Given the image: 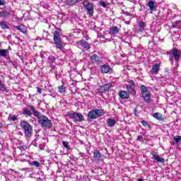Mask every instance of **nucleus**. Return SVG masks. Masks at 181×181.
<instances>
[{
    "label": "nucleus",
    "instance_id": "nucleus-37",
    "mask_svg": "<svg viewBox=\"0 0 181 181\" xmlns=\"http://www.w3.org/2000/svg\"><path fill=\"white\" fill-rule=\"evenodd\" d=\"M141 124L143 126L145 127V128H151V125L149 124H148V122H146L145 120H142Z\"/></svg>",
    "mask_w": 181,
    "mask_h": 181
},
{
    "label": "nucleus",
    "instance_id": "nucleus-30",
    "mask_svg": "<svg viewBox=\"0 0 181 181\" xmlns=\"http://www.w3.org/2000/svg\"><path fill=\"white\" fill-rule=\"evenodd\" d=\"M8 54V49H0V57H6Z\"/></svg>",
    "mask_w": 181,
    "mask_h": 181
},
{
    "label": "nucleus",
    "instance_id": "nucleus-23",
    "mask_svg": "<svg viewBox=\"0 0 181 181\" xmlns=\"http://www.w3.org/2000/svg\"><path fill=\"white\" fill-rule=\"evenodd\" d=\"M153 117L156 118V119H158V121H163V117L162 116V114L159 112H156L153 115Z\"/></svg>",
    "mask_w": 181,
    "mask_h": 181
},
{
    "label": "nucleus",
    "instance_id": "nucleus-31",
    "mask_svg": "<svg viewBox=\"0 0 181 181\" xmlns=\"http://www.w3.org/2000/svg\"><path fill=\"white\" fill-rule=\"evenodd\" d=\"M58 91L61 94H63V93L66 92V88H64V85L62 84V86H58Z\"/></svg>",
    "mask_w": 181,
    "mask_h": 181
},
{
    "label": "nucleus",
    "instance_id": "nucleus-3",
    "mask_svg": "<svg viewBox=\"0 0 181 181\" xmlns=\"http://www.w3.org/2000/svg\"><path fill=\"white\" fill-rule=\"evenodd\" d=\"M83 5L85 9L87 11L88 15L90 16H93V15H94V4H93L91 2H88V0H84Z\"/></svg>",
    "mask_w": 181,
    "mask_h": 181
},
{
    "label": "nucleus",
    "instance_id": "nucleus-53",
    "mask_svg": "<svg viewBox=\"0 0 181 181\" xmlns=\"http://www.w3.org/2000/svg\"><path fill=\"white\" fill-rule=\"evenodd\" d=\"M92 1V2H95V1H97V0H91Z\"/></svg>",
    "mask_w": 181,
    "mask_h": 181
},
{
    "label": "nucleus",
    "instance_id": "nucleus-27",
    "mask_svg": "<svg viewBox=\"0 0 181 181\" xmlns=\"http://www.w3.org/2000/svg\"><path fill=\"white\" fill-rule=\"evenodd\" d=\"M148 6L150 8V11H154L155 10V2L153 1H149L148 2Z\"/></svg>",
    "mask_w": 181,
    "mask_h": 181
},
{
    "label": "nucleus",
    "instance_id": "nucleus-5",
    "mask_svg": "<svg viewBox=\"0 0 181 181\" xmlns=\"http://www.w3.org/2000/svg\"><path fill=\"white\" fill-rule=\"evenodd\" d=\"M78 47H79V49H86V50H88V49H90V45L88 44V42H87V41L86 40H81L79 42H78Z\"/></svg>",
    "mask_w": 181,
    "mask_h": 181
},
{
    "label": "nucleus",
    "instance_id": "nucleus-49",
    "mask_svg": "<svg viewBox=\"0 0 181 181\" xmlns=\"http://www.w3.org/2000/svg\"><path fill=\"white\" fill-rule=\"evenodd\" d=\"M124 23H125L126 25H130L131 21H125Z\"/></svg>",
    "mask_w": 181,
    "mask_h": 181
},
{
    "label": "nucleus",
    "instance_id": "nucleus-20",
    "mask_svg": "<svg viewBox=\"0 0 181 181\" xmlns=\"http://www.w3.org/2000/svg\"><path fill=\"white\" fill-rule=\"evenodd\" d=\"M110 70H111V68L108 65H103L101 67V71L102 73L107 74L110 72Z\"/></svg>",
    "mask_w": 181,
    "mask_h": 181
},
{
    "label": "nucleus",
    "instance_id": "nucleus-24",
    "mask_svg": "<svg viewBox=\"0 0 181 181\" xmlns=\"http://www.w3.org/2000/svg\"><path fill=\"white\" fill-rule=\"evenodd\" d=\"M60 37H62V33H60V30L54 31V40L61 39Z\"/></svg>",
    "mask_w": 181,
    "mask_h": 181
},
{
    "label": "nucleus",
    "instance_id": "nucleus-56",
    "mask_svg": "<svg viewBox=\"0 0 181 181\" xmlns=\"http://www.w3.org/2000/svg\"><path fill=\"white\" fill-rule=\"evenodd\" d=\"M15 173H18V172L16 171Z\"/></svg>",
    "mask_w": 181,
    "mask_h": 181
},
{
    "label": "nucleus",
    "instance_id": "nucleus-55",
    "mask_svg": "<svg viewBox=\"0 0 181 181\" xmlns=\"http://www.w3.org/2000/svg\"><path fill=\"white\" fill-rule=\"evenodd\" d=\"M170 60H171V62H172V60H173V59H172V58H171V59H170Z\"/></svg>",
    "mask_w": 181,
    "mask_h": 181
},
{
    "label": "nucleus",
    "instance_id": "nucleus-15",
    "mask_svg": "<svg viewBox=\"0 0 181 181\" xmlns=\"http://www.w3.org/2000/svg\"><path fill=\"white\" fill-rule=\"evenodd\" d=\"M30 109L31 110L34 116L37 117V121H39V117H41L40 112L36 111V109L33 106H30Z\"/></svg>",
    "mask_w": 181,
    "mask_h": 181
},
{
    "label": "nucleus",
    "instance_id": "nucleus-42",
    "mask_svg": "<svg viewBox=\"0 0 181 181\" xmlns=\"http://www.w3.org/2000/svg\"><path fill=\"white\" fill-rule=\"evenodd\" d=\"M63 146H64L66 149H70V146H69V143L66 141L62 142Z\"/></svg>",
    "mask_w": 181,
    "mask_h": 181
},
{
    "label": "nucleus",
    "instance_id": "nucleus-25",
    "mask_svg": "<svg viewBox=\"0 0 181 181\" xmlns=\"http://www.w3.org/2000/svg\"><path fill=\"white\" fill-rule=\"evenodd\" d=\"M140 89L141 91V94H145L146 93H150L149 90L148 89V87L145 86V85H141L140 86Z\"/></svg>",
    "mask_w": 181,
    "mask_h": 181
},
{
    "label": "nucleus",
    "instance_id": "nucleus-39",
    "mask_svg": "<svg viewBox=\"0 0 181 181\" xmlns=\"http://www.w3.org/2000/svg\"><path fill=\"white\" fill-rule=\"evenodd\" d=\"M48 60L51 62V63H54L56 62V57H53V56H49L48 57Z\"/></svg>",
    "mask_w": 181,
    "mask_h": 181
},
{
    "label": "nucleus",
    "instance_id": "nucleus-11",
    "mask_svg": "<svg viewBox=\"0 0 181 181\" xmlns=\"http://www.w3.org/2000/svg\"><path fill=\"white\" fill-rule=\"evenodd\" d=\"M160 70V65L156 64L154 66H153L152 69L150 71V73H151L153 75L158 74V72Z\"/></svg>",
    "mask_w": 181,
    "mask_h": 181
},
{
    "label": "nucleus",
    "instance_id": "nucleus-34",
    "mask_svg": "<svg viewBox=\"0 0 181 181\" xmlns=\"http://www.w3.org/2000/svg\"><path fill=\"white\" fill-rule=\"evenodd\" d=\"M103 87L105 88V91H109V90L112 87V85L111 83H107L103 85Z\"/></svg>",
    "mask_w": 181,
    "mask_h": 181
},
{
    "label": "nucleus",
    "instance_id": "nucleus-1",
    "mask_svg": "<svg viewBox=\"0 0 181 181\" xmlns=\"http://www.w3.org/2000/svg\"><path fill=\"white\" fill-rule=\"evenodd\" d=\"M20 125L22 129H23L26 138H30L33 132V129L32 128V126H30V124L27 121H21Z\"/></svg>",
    "mask_w": 181,
    "mask_h": 181
},
{
    "label": "nucleus",
    "instance_id": "nucleus-18",
    "mask_svg": "<svg viewBox=\"0 0 181 181\" xmlns=\"http://www.w3.org/2000/svg\"><path fill=\"white\" fill-rule=\"evenodd\" d=\"M119 96L122 100H125V98H128V92L125 90H121L119 92Z\"/></svg>",
    "mask_w": 181,
    "mask_h": 181
},
{
    "label": "nucleus",
    "instance_id": "nucleus-7",
    "mask_svg": "<svg viewBox=\"0 0 181 181\" xmlns=\"http://www.w3.org/2000/svg\"><path fill=\"white\" fill-rule=\"evenodd\" d=\"M11 16H12V13L6 9H4L0 11V18H11Z\"/></svg>",
    "mask_w": 181,
    "mask_h": 181
},
{
    "label": "nucleus",
    "instance_id": "nucleus-19",
    "mask_svg": "<svg viewBox=\"0 0 181 181\" xmlns=\"http://www.w3.org/2000/svg\"><path fill=\"white\" fill-rule=\"evenodd\" d=\"M93 157L96 160H100L101 159V153L98 150H95L93 152Z\"/></svg>",
    "mask_w": 181,
    "mask_h": 181
},
{
    "label": "nucleus",
    "instance_id": "nucleus-36",
    "mask_svg": "<svg viewBox=\"0 0 181 181\" xmlns=\"http://www.w3.org/2000/svg\"><path fill=\"white\" fill-rule=\"evenodd\" d=\"M6 86H5V84L2 83V81H0V91H6Z\"/></svg>",
    "mask_w": 181,
    "mask_h": 181
},
{
    "label": "nucleus",
    "instance_id": "nucleus-13",
    "mask_svg": "<svg viewBox=\"0 0 181 181\" xmlns=\"http://www.w3.org/2000/svg\"><path fill=\"white\" fill-rule=\"evenodd\" d=\"M16 29H17V30H20V32H22V33H28V28H26V27L23 25L16 26Z\"/></svg>",
    "mask_w": 181,
    "mask_h": 181
},
{
    "label": "nucleus",
    "instance_id": "nucleus-38",
    "mask_svg": "<svg viewBox=\"0 0 181 181\" xmlns=\"http://www.w3.org/2000/svg\"><path fill=\"white\" fill-rule=\"evenodd\" d=\"M173 139L176 144H179V142H181V136H175L173 137Z\"/></svg>",
    "mask_w": 181,
    "mask_h": 181
},
{
    "label": "nucleus",
    "instance_id": "nucleus-43",
    "mask_svg": "<svg viewBox=\"0 0 181 181\" xmlns=\"http://www.w3.org/2000/svg\"><path fill=\"white\" fill-rule=\"evenodd\" d=\"M26 149H28V146H26V145H23V146H20V150H21V151H26Z\"/></svg>",
    "mask_w": 181,
    "mask_h": 181
},
{
    "label": "nucleus",
    "instance_id": "nucleus-10",
    "mask_svg": "<svg viewBox=\"0 0 181 181\" xmlns=\"http://www.w3.org/2000/svg\"><path fill=\"white\" fill-rule=\"evenodd\" d=\"M151 155L154 160H156V162H160L161 163H163L165 162V158H160V157L156 153V152H151Z\"/></svg>",
    "mask_w": 181,
    "mask_h": 181
},
{
    "label": "nucleus",
    "instance_id": "nucleus-52",
    "mask_svg": "<svg viewBox=\"0 0 181 181\" xmlns=\"http://www.w3.org/2000/svg\"><path fill=\"white\" fill-rule=\"evenodd\" d=\"M137 181H144V180L142 178H139L137 180Z\"/></svg>",
    "mask_w": 181,
    "mask_h": 181
},
{
    "label": "nucleus",
    "instance_id": "nucleus-8",
    "mask_svg": "<svg viewBox=\"0 0 181 181\" xmlns=\"http://www.w3.org/2000/svg\"><path fill=\"white\" fill-rule=\"evenodd\" d=\"M119 33V28H118L117 26H113L110 29V32H109L112 37H115L117 34Z\"/></svg>",
    "mask_w": 181,
    "mask_h": 181
},
{
    "label": "nucleus",
    "instance_id": "nucleus-16",
    "mask_svg": "<svg viewBox=\"0 0 181 181\" xmlns=\"http://www.w3.org/2000/svg\"><path fill=\"white\" fill-rule=\"evenodd\" d=\"M88 117L90 118V119H97V117L95 115V110H90L88 114Z\"/></svg>",
    "mask_w": 181,
    "mask_h": 181
},
{
    "label": "nucleus",
    "instance_id": "nucleus-17",
    "mask_svg": "<svg viewBox=\"0 0 181 181\" xmlns=\"http://www.w3.org/2000/svg\"><path fill=\"white\" fill-rule=\"evenodd\" d=\"M107 127L112 128L115 127L116 121L114 119H107Z\"/></svg>",
    "mask_w": 181,
    "mask_h": 181
},
{
    "label": "nucleus",
    "instance_id": "nucleus-29",
    "mask_svg": "<svg viewBox=\"0 0 181 181\" xmlns=\"http://www.w3.org/2000/svg\"><path fill=\"white\" fill-rule=\"evenodd\" d=\"M0 28L1 29H9V26H8L6 21H0Z\"/></svg>",
    "mask_w": 181,
    "mask_h": 181
},
{
    "label": "nucleus",
    "instance_id": "nucleus-22",
    "mask_svg": "<svg viewBox=\"0 0 181 181\" xmlns=\"http://www.w3.org/2000/svg\"><path fill=\"white\" fill-rule=\"evenodd\" d=\"M146 26V25H145V22L140 21V23H139V32H144V30H145Z\"/></svg>",
    "mask_w": 181,
    "mask_h": 181
},
{
    "label": "nucleus",
    "instance_id": "nucleus-14",
    "mask_svg": "<svg viewBox=\"0 0 181 181\" xmlns=\"http://www.w3.org/2000/svg\"><path fill=\"white\" fill-rule=\"evenodd\" d=\"M141 94L144 101H146V103H149V100H151V92H147L146 93Z\"/></svg>",
    "mask_w": 181,
    "mask_h": 181
},
{
    "label": "nucleus",
    "instance_id": "nucleus-9",
    "mask_svg": "<svg viewBox=\"0 0 181 181\" xmlns=\"http://www.w3.org/2000/svg\"><path fill=\"white\" fill-rule=\"evenodd\" d=\"M90 62L93 64H100L101 63V59H100V57L97 54H93L90 57Z\"/></svg>",
    "mask_w": 181,
    "mask_h": 181
},
{
    "label": "nucleus",
    "instance_id": "nucleus-47",
    "mask_svg": "<svg viewBox=\"0 0 181 181\" xmlns=\"http://www.w3.org/2000/svg\"><path fill=\"white\" fill-rule=\"evenodd\" d=\"M129 84L130 86H135V83L134 82V81H130Z\"/></svg>",
    "mask_w": 181,
    "mask_h": 181
},
{
    "label": "nucleus",
    "instance_id": "nucleus-2",
    "mask_svg": "<svg viewBox=\"0 0 181 181\" xmlns=\"http://www.w3.org/2000/svg\"><path fill=\"white\" fill-rule=\"evenodd\" d=\"M38 123L43 128H52L53 127V124L52 123V120L49 119V118L45 115H41L38 117Z\"/></svg>",
    "mask_w": 181,
    "mask_h": 181
},
{
    "label": "nucleus",
    "instance_id": "nucleus-41",
    "mask_svg": "<svg viewBox=\"0 0 181 181\" xmlns=\"http://www.w3.org/2000/svg\"><path fill=\"white\" fill-rule=\"evenodd\" d=\"M33 166H35V168L40 167V163H39L38 161H33Z\"/></svg>",
    "mask_w": 181,
    "mask_h": 181
},
{
    "label": "nucleus",
    "instance_id": "nucleus-26",
    "mask_svg": "<svg viewBox=\"0 0 181 181\" xmlns=\"http://www.w3.org/2000/svg\"><path fill=\"white\" fill-rule=\"evenodd\" d=\"M32 111L27 110V109H24L23 110V115H26V117H32Z\"/></svg>",
    "mask_w": 181,
    "mask_h": 181
},
{
    "label": "nucleus",
    "instance_id": "nucleus-6",
    "mask_svg": "<svg viewBox=\"0 0 181 181\" xmlns=\"http://www.w3.org/2000/svg\"><path fill=\"white\" fill-rule=\"evenodd\" d=\"M170 54H171L173 57H174L175 60H176L177 62H179V60H180V53H179L177 49L175 48L174 50L170 52Z\"/></svg>",
    "mask_w": 181,
    "mask_h": 181
},
{
    "label": "nucleus",
    "instance_id": "nucleus-4",
    "mask_svg": "<svg viewBox=\"0 0 181 181\" xmlns=\"http://www.w3.org/2000/svg\"><path fill=\"white\" fill-rule=\"evenodd\" d=\"M69 117L71 119H73L74 122H81L84 121V116L80 112H71L69 114Z\"/></svg>",
    "mask_w": 181,
    "mask_h": 181
},
{
    "label": "nucleus",
    "instance_id": "nucleus-51",
    "mask_svg": "<svg viewBox=\"0 0 181 181\" xmlns=\"http://www.w3.org/2000/svg\"><path fill=\"white\" fill-rule=\"evenodd\" d=\"M125 14H126L127 16H131V13L126 12Z\"/></svg>",
    "mask_w": 181,
    "mask_h": 181
},
{
    "label": "nucleus",
    "instance_id": "nucleus-40",
    "mask_svg": "<svg viewBox=\"0 0 181 181\" xmlns=\"http://www.w3.org/2000/svg\"><path fill=\"white\" fill-rule=\"evenodd\" d=\"M98 91L99 93H105V88H104V85L100 86V88H98Z\"/></svg>",
    "mask_w": 181,
    "mask_h": 181
},
{
    "label": "nucleus",
    "instance_id": "nucleus-54",
    "mask_svg": "<svg viewBox=\"0 0 181 181\" xmlns=\"http://www.w3.org/2000/svg\"><path fill=\"white\" fill-rule=\"evenodd\" d=\"M1 127H2V124L0 122V128H1Z\"/></svg>",
    "mask_w": 181,
    "mask_h": 181
},
{
    "label": "nucleus",
    "instance_id": "nucleus-32",
    "mask_svg": "<svg viewBox=\"0 0 181 181\" xmlns=\"http://www.w3.org/2000/svg\"><path fill=\"white\" fill-rule=\"evenodd\" d=\"M8 121H17L18 117L16 115H9L8 117Z\"/></svg>",
    "mask_w": 181,
    "mask_h": 181
},
{
    "label": "nucleus",
    "instance_id": "nucleus-33",
    "mask_svg": "<svg viewBox=\"0 0 181 181\" xmlns=\"http://www.w3.org/2000/svg\"><path fill=\"white\" fill-rule=\"evenodd\" d=\"M181 21H176L174 24H173V28H177L180 29Z\"/></svg>",
    "mask_w": 181,
    "mask_h": 181
},
{
    "label": "nucleus",
    "instance_id": "nucleus-35",
    "mask_svg": "<svg viewBox=\"0 0 181 181\" xmlns=\"http://www.w3.org/2000/svg\"><path fill=\"white\" fill-rule=\"evenodd\" d=\"M127 88L128 91L129 93H131V94H135V90H134V89L132 88V86H131V85H127Z\"/></svg>",
    "mask_w": 181,
    "mask_h": 181
},
{
    "label": "nucleus",
    "instance_id": "nucleus-45",
    "mask_svg": "<svg viewBox=\"0 0 181 181\" xmlns=\"http://www.w3.org/2000/svg\"><path fill=\"white\" fill-rule=\"evenodd\" d=\"M142 139H144V137L142 136H138L137 141L141 142Z\"/></svg>",
    "mask_w": 181,
    "mask_h": 181
},
{
    "label": "nucleus",
    "instance_id": "nucleus-50",
    "mask_svg": "<svg viewBox=\"0 0 181 181\" xmlns=\"http://www.w3.org/2000/svg\"><path fill=\"white\" fill-rule=\"evenodd\" d=\"M0 5H5V3L4 2V1L0 0Z\"/></svg>",
    "mask_w": 181,
    "mask_h": 181
},
{
    "label": "nucleus",
    "instance_id": "nucleus-44",
    "mask_svg": "<svg viewBox=\"0 0 181 181\" xmlns=\"http://www.w3.org/2000/svg\"><path fill=\"white\" fill-rule=\"evenodd\" d=\"M99 4H100V6H103V8H105V6H107V4H105V1H101L99 2Z\"/></svg>",
    "mask_w": 181,
    "mask_h": 181
},
{
    "label": "nucleus",
    "instance_id": "nucleus-12",
    "mask_svg": "<svg viewBox=\"0 0 181 181\" xmlns=\"http://www.w3.org/2000/svg\"><path fill=\"white\" fill-rule=\"evenodd\" d=\"M54 40V43H55V46L57 49H59V50H62V49H63V44L62 43V39H55Z\"/></svg>",
    "mask_w": 181,
    "mask_h": 181
},
{
    "label": "nucleus",
    "instance_id": "nucleus-21",
    "mask_svg": "<svg viewBox=\"0 0 181 181\" xmlns=\"http://www.w3.org/2000/svg\"><path fill=\"white\" fill-rule=\"evenodd\" d=\"M95 114L96 115V118H98V117H103L104 115V110L103 109H95Z\"/></svg>",
    "mask_w": 181,
    "mask_h": 181
},
{
    "label": "nucleus",
    "instance_id": "nucleus-46",
    "mask_svg": "<svg viewBox=\"0 0 181 181\" xmlns=\"http://www.w3.org/2000/svg\"><path fill=\"white\" fill-rule=\"evenodd\" d=\"M37 93L42 94V88H37Z\"/></svg>",
    "mask_w": 181,
    "mask_h": 181
},
{
    "label": "nucleus",
    "instance_id": "nucleus-28",
    "mask_svg": "<svg viewBox=\"0 0 181 181\" xmlns=\"http://www.w3.org/2000/svg\"><path fill=\"white\" fill-rule=\"evenodd\" d=\"M78 2V0H66V5H69L71 6V5H74Z\"/></svg>",
    "mask_w": 181,
    "mask_h": 181
},
{
    "label": "nucleus",
    "instance_id": "nucleus-48",
    "mask_svg": "<svg viewBox=\"0 0 181 181\" xmlns=\"http://www.w3.org/2000/svg\"><path fill=\"white\" fill-rule=\"evenodd\" d=\"M51 97H53L54 98H56L57 95L54 93L50 94Z\"/></svg>",
    "mask_w": 181,
    "mask_h": 181
}]
</instances>
